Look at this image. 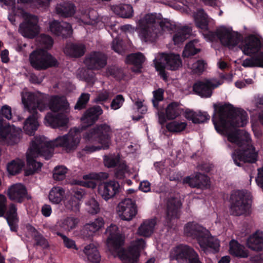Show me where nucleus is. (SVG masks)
Masks as SVG:
<instances>
[{"instance_id":"f257e3e1","label":"nucleus","mask_w":263,"mask_h":263,"mask_svg":"<svg viewBox=\"0 0 263 263\" xmlns=\"http://www.w3.org/2000/svg\"><path fill=\"white\" fill-rule=\"evenodd\" d=\"M213 107L214 112L212 120L216 130L221 134L227 135L229 141L238 146L232 155L235 164L241 166L245 163L256 162L258 153L254 146L248 140L239 137V130L229 133L230 126L243 127L247 124V112L241 108L234 107L230 103L214 104Z\"/></svg>"},{"instance_id":"f03ea898","label":"nucleus","mask_w":263,"mask_h":263,"mask_svg":"<svg viewBox=\"0 0 263 263\" xmlns=\"http://www.w3.org/2000/svg\"><path fill=\"white\" fill-rule=\"evenodd\" d=\"M194 20L198 28L208 31L205 35L210 41L219 40L223 46L229 48L237 46L240 43L239 48L246 55L251 56L258 53L263 46L260 39L254 34H250L241 41L242 37L240 34L232 32L225 27L217 29L215 31L208 30V15L202 8L197 10L194 14Z\"/></svg>"},{"instance_id":"7ed1b4c3","label":"nucleus","mask_w":263,"mask_h":263,"mask_svg":"<svg viewBox=\"0 0 263 263\" xmlns=\"http://www.w3.org/2000/svg\"><path fill=\"white\" fill-rule=\"evenodd\" d=\"M21 97L25 108L30 114L24 122L23 129L26 134L32 136L34 134L39 126V114L37 109L41 111H44L48 105L43 96L33 92H22Z\"/></svg>"},{"instance_id":"20e7f679","label":"nucleus","mask_w":263,"mask_h":263,"mask_svg":"<svg viewBox=\"0 0 263 263\" xmlns=\"http://www.w3.org/2000/svg\"><path fill=\"white\" fill-rule=\"evenodd\" d=\"M161 16L160 13H148L139 20L138 32L142 40L153 41L156 37L159 28L168 31L174 30L175 26L166 20H161Z\"/></svg>"},{"instance_id":"39448f33","label":"nucleus","mask_w":263,"mask_h":263,"mask_svg":"<svg viewBox=\"0 0 263 263\" xmlns=\"http://www.w3.org/2000/svg\"><path fill=\"white\" fill-rule=\"evenodd\" d=\"M184 232L187 237L196 240L204 251L209 250L213 253L219 252V240L213 237L209 231L198 223L194 221L187 222L184 226Z\"/></svg>"},{"instance_id":"423d86ee","label":"nucleus","mask_w":263,"mask_h":263,"mask_svg":"<svg viewBox=\"0 0 263 263\" xmlns=\"http://www.w3.org/2000/svg\"><path fill=\"white\" fill-rule=\"evenodd\" d=\"M53 152H51L45 144V137L40 136L34 137L26 155L27 168L25 172V175H32L41 168L43 164L35 160L36 156H43L48 160L51 158Z\"/></svg>"},{"instance_id":"0eeeda50","label":"nucleus","mask_w":263,"mask_h":263,"mask_svg":"<svg viewBox=\"0 0 263 263\" xmlns=\"http://www.w3.org/2000/svg\"><path fill=\"white\" fill-rule=\"evenodd\" d=\"M81 140V136L79 131H70L67 134L59 136L55 139L46 141L45 144L52 152L54 147H60L67 153L74 152L78 147Z\"/></svg>"},{"instance_id":"6e6552de","label":"nucleus","mask_w":263,"mask_h":263,"mask_svg":"<svg viewBox=\"0 0 263 263\" xmlns=\"http://www.w3.org/2000/svg\"><path fill=\"white\" fill-rule=\"evenodd\" d=\"M111 129L106 123L98 124L83 134V139L88 142H96L102 145L104 149H107L109 147Z\"/></svg>"},{"instance_id":"1a4fd4ad","label":"nucleus","mask_w":263,"mask_h":263,"mask_svg":"<svg viewBox=\"0 0 263 263\" xmlns=\"http://www.w3.org/2000/svg\"><path fill=\"white\" fill-rule=\"evenodd\" d=\"M31 66L36 70H44L59 66L57 60L50 53L43 49L33 51L29 55Z\"/></svg>"},{"instance_id":"9d476101","label":"nucleus","mask_w":263,"mask_h":263,"mask_svg":"<svg viewBox=\"0 0 263 263\" xmlns=\"http://www.w3.org/2000/svg\"><path fill=\"white\" fill-rule=\"evenodd\" d=\"M231 211L234 216H240L248 212L251 206L250 194L246 191H234L230 197Z\"/></svg>"},{"instance_id":"9b49d317","label":"nucleus","mask_w":263,"mask_h":263,"mask_svg":"<svg viewBox=\"0 0 263 263\" xmlns=\"http://www.w3.org/2000/svg\"><path fill=\"white\" fill-rule=\"evenodd\" d=\"M171 260L178 261H187L189 263H202L199 258L198 253L194 249L187 245H179L170 253Z\"/></svg>"},{"instance_id":"f8f14e48","label":"nucleus","mask_w":263,"mask_h":263,"mask_svg":"<svg viewBox=\"0 0 263 263\" xmlns=\"http://www.w3.org/2000/svg\"><path fill=\"white\" fill-rule=\"evenodd\" d=\"M21 128L9 124H0V141L6 142L8 145H13L18 143L23 136Z\"/></svg>"},{"instance_id":"ddd939ff","label":"nucleus","mask_w":263,"mask_h":263,"mask_svg":"<svg viewBox=\"0 0 263 263\" xmlns=\"http://www.w3.org/2000/svg\"><path fill=\"white\" fill-rule=\"evenodd\" d=\"M39 20L35 15L28 16L25 21L20 25L19 31L25 37L33 39L40 32Z\"/></svg>"},{"instance_id":"4468645a","label":"nucleus","mask_w":263,"mask_h":263,"mask_svg":"<svg viewBox=\"0 0 263 263\" xmlns=\"http://www.w3.org/2000/svg\"><path fill=\"white\" fill-rule=\"evenodd\" d=\"M84 63L88 69L99 70L106 66L107 57L102 52L92 51L85 57Z\"/></svg>"},{"instance_id":"2eb2a0df","label":"nucleus","mask_w":263,"mask_h":263,"mask_svg":"<svg viewBox=\"0 0 263 263\" xmlns=\"http://www.w3.org/2000/svg\"><path fill=\"white\" fill-rule=\"evenodd\" d=\"M180 105L179 102H172L167 105L165 111L159 110L158 115L159 123L163 125L166 122V120H174L180 116L183 110L180 107Z\"/></svg>"},{"instance_id":"dca6fc26","label":"nucleus","mask_w":263,"mask_h":263,"mask_svg":"<svg viewBox=\"0 0 263 263\" xmlns=\"http://www.w3.org/2000/svg\"><path fill=\"white\" fill-rule=\"evenodd\" d=\"M182 205L180 200L176 197H171L167 202V210L164 226L171 228L172 220L178 219L180 216V209Z\"/></svg>"},{"instance_id":"f3484780","label":"nucleus","mask_w":263,"mask_h":263,"mask_svg":"<svg viewBox=\"0 0 263 263\" xmlns=\"http://www.w3.org/2000/svg\"><path fill=\"white\" fill-rule=\"evenodd\" d=\"M117 211L121 219L126 221L132 220L137 213L136 204L130 199H126L120 202Z\"/></svg>"},{"instance_id":"a211bd4d","label":"nucleus","mask_w":263,"mask_h":263,"mask_svg":"<svg viewBox=\"0 0 263 263\" xmlns=\"http://www.w3.org/2000/svg\"><path fill=\"white\" fill-rule=\"evenodd\" d=\"M103 114V110L99 105H94L87 109L81 118V121L84 124L82 129L93 125Z\"/></svg>"},{"instance_id":"6ab92c4d","label":"nucleus","mask_w":263,"mask_h":263,"mask_svg":"<svg viewBox=\"0 0 263 263\" xmlns=\"http://www.w3.org/2000/svg\"><path fill=\"white\" fill-rule=\"evenodd\" d=\"M219 85L220 83L214 84L209 80L198 81L194 84L193 90L195 94L201 98H208L211 97L213 89Z\"/></svg>"},{"instance_id":"aec40b11","label":"nucleus","mask_w":263,"mask_h":263,"mask_svg":"<svg viewBox=\"0 0 263 263\" xmlns=\"http://www.w3.org/2000/svg\"><path fill=\"white\" fill-rule=\"evenodd\" d=\"M120 184L118 181L110 180L99 185L98 193L105 201L113 198L120 192Z\"/></svg>"},{"instance_id":"412c9836","label":"nucleus","mask_w":263,"mask_h":263,"mask_svg":"<svg viewBox=\"0 0 263 263\" xmlns=\"http://www.w3.org/2000/svg\"><path fill=\"white\" fill-rule=\"evenodd\" d=\"M184 183L188 184L191 187H197L200 189H206L210 186L209 177L200 173H197L193 177H186L183 179Z\"/></svg>"},{"instance_id":"4be33fe9","label":"nucleus","mask_w":263,"mask_h":263,"mask_svg":"<svg viewBox=\"0 0 263 263\" xmlns=\"http://www.w3.org/2000/svg\"><path fill=\"white\" fill-rule=\"evenodd\" d=\"M51 32L57 36H61L63 38L69 37L72 33L71 25L68 23L54 20L50 23L49 26Z\"/></svg>"},{"instance_id":"5701e85b","label":"nucleus","mask_w":263,"mask_h":263,"mask_svg":"<svg viewBox=\"0 0 263 263\" xmlns=\"http://www.w3.org/2000/svg\"><path fill=\"white\" fill-rule=\"evenodd\" d=\"M45 120L46 123L53 128L64 127L68 122L67 115L57 112H48Z\"/></svg>"},{"instance_id":"b1692460","label":"nucleus","mask_w":263,"mask_h":263,"mask_svg":"<svg viewBox=\"0 0 263 263\" xmlns=\"http://www.w3.org/2000/svg\"><path fill=\"white\" fill-rule=\"evenodd\" d=\"M27 195L26 186L21 183H16L11 185L8 190V196L12 200L18 203L23 202Z\"/></svg>"},{"instance_id":"393cba45","label":"nucleus","mask_w":263,"mask_h":263,"mask_svg":"<svg viewBox=\"0 0 263 263\" xmlns=\"http://www.w3.org/2000/svg\"><path fill=\"white\" fill-rule=\"evenodd\" d=\"M108 174L105 172L92 173L83 176V180L78 181V184L87 188L95 189L97 186L96 181L106 179Z\"/></svg>"},{"instance_id":"a878e982","label":"nucleus","mask_w":263,"mask_h":263,"mask_svg":"<svg viewBox=\"0 0 263 263\" xmlns=\"http://www.w3.org/2000/svg\"><path fill=\"white\" fill-rule=\"evenodd\" d=\"M6 202L5 196L0 194V217H5L6 220L18 219L16 206L11 203L7 210Z\"/></svg>"},{"instance_id":"bb28decb","label":"nucleus","mask_w":263,"mask_h":263,"mask_svg":"<svg viewBox=\"0 0 263 263\" xmlns=\"http://www.w3.org/2000/svg\"><path fill=\"white\" fill-rule=\"evenodd\" d=\"M107 241L108 243L110 244L112 251L117 253L119 257L123 259L128 257L127 254V250L123 248L124 241L120 235L108 237Z\"/></svg>"},{"instance_id":"cd10ccee","label":"nucleus","mask_w":263,"mask_h":263,"mask_svg":"<svg viewBox=\"0 0 263 263\" xmlns=\"http://www.w3.org/2000/svg\"><path fill=\"white\" fill-rule=\"evenodd\" d=\"M50 109L53 112H61L66 115L69 111V103L63 97L53 96L49 102Z\"/></svg>"},{"instance_id":"c85d7f7f","label":"nucleus","mask_w":263,"mask_h":263,"mask_svg":"<svg viewBox=\"0 0 263 263\" xmlns=\"http://www.w3.org/2000/svg\"><path fill=\"white\" fill-rule=\"evenodd\" d=\"M104 225V221L102 217L96 218L93 221L86 224L82 230L84 237L90 238Z\"/></svg>"},{"instance_id":"c756f323","label":"nucleus","mask_w":263,"mask_h":263,"mask_svg":"<svg viewBox=\"0 0 263 263\" xmlns=\"http://www.w3.org/2000/svg\"><path fill=\"white\" fill-rule=\"evenodd\" d=\"M184 117L188 120L192 121L194 124L203 123L210 119V116L206 112L194 111L189 109L185 111Z\"/></svg>"},{"instance_id":"7c9ffc66","label":"nucleus","mask_w":263,"mask_h":263,"mask_svg":"<svg viewBox=\"0 0 263 263\" xmlns=\"http://www.w3.org/2000/svg\"><path fill=\"white\" fill-rule=\"evenodd\" d=\"M145 60L144 55L141 52L131 53L126 58V62L128 64L134 65L132 70L136 73L140 72L142 64Z\"/></svg>"},{"instance_id":"2f4dec72","label":"nucleus","mask_w":263,"mask_h":263,"mask_svg":"<svg viewBox=\"0 0 263 263\" xmlns=\"http://www.w3.org/2000/svg\"><path fill=\"white\" fill-rule=\"evenodd\" d=\"M161 58L165 62L166 68L168 70H176L182 65L181 60L179 54L162 53Z\"/></svg>"},{"instance_id":"473e14b6","label":"nucleus","mask_w":263,"mask_h":263,"mask_svg":"<svg viewBox=\"0 0 263 263\" xmlns=\"http://www.w3.org/2000/svg\"><path fill=\"white\" fill-rule=\"evenodd\" d=\"M145 246V242L144 239L140 238L137 239L130 246H129L127 251V254L130 255L129 260L131 263L134 262L136 260H138L140 256V252L143 249Z\"/></svg>"},{"instance_id":"72a5a7b5","label":"nucleus","mask_w":263,"mask_h":263,"mask_svg":"<svg viewBox=\"0 0 263 263\" xmlns=\"http://www.w3.org/2000/svg\"><path fill=\"white\" fill-rule=\"evenodd\" d=\"M247 246L251 250L259 252L263 249V234L257 232L250 236L247 240Z\"/></svg>"},{"instance_id":"f704fd0d","label":"nucleus","mask_w":263,"mask_h":263,"mask_svg":"<svg viewBox=\"0 0 263 263\" xmlns=\"http://www.w3.org/2000/svg\"><path fill=\"white\" fill-rule=\"evenodd\" d=\"M192 29L189 26L178 27L173 36V41L175 45H179L184 42L192 34Z\"/></svg>"},{"instance_id":"c9c22d12","label":"nucleus","mask_w":263,"mask_h":263,"mask_svg":"<svg viewBox=\"0 0 263 263\" xmlns=\"http://www.w3.org/2000/svg\"><path fill=\"white\" fill-rule=\"evenodd\" d=\"M230 253L238 258H245L249 256V252L245 247L235 240H231L230 243Z\"/></svg>"},{"instance_id":"e433bc0d","label":"nucleus","mask_w":263,"mask_h":263,"mask_svg":"<svg viewBox=\"0 0 263 263\" xmlns=\"http://www.w3.org/2000/svg\"><path fill=\"white\" fill-rule=\"evenodd\" d=\"M113 12L123 18H130L133 16V7L129 4H120L113 6L111 8Z\"/></svg>"},{"instance_id":"4c0bfd02","label":"nucleus","mask_w":263,"mask_h":263,"mask_svg":"<svg viewBox=\"0 0 263 263\" xmlns=\"http://www.w3.org/2000/svg\"><path fill=\"white\" fill-rule=\"evenodd\" d=\"M242 66L244 67H263V52L251 55L250 58L243 61Z\"/></svg>"},{"instance_id":"58836bf2","label":"nucleus","mask_w":263,"mask_h":263,"mask_svg":"<svg viewBox=\"0 0 263 263\" xmlns=\"http://www.w3.org/2000/svg\"><path fill=\"white\" fill-rule=\"evenodd\" d=\"M85 49V46L82 44L71 43L67 45L65 52L71 57L80 58L84 54Z\"/></svg>"},{"instance_id":"ea45409f","label":"nucleus","mask_w":263,"mask_h":263,"mask_svg":"<svg viewBox=\"0 0 263 263\" xmlns=\"http://www.w3.org/2000/svg\"><path fill=\"white\" fill-rule=\"evenodd\" d=\"M57 13L65 17H69L75 13L74 5L69 2H63L58 6L56 8Z\"/></svg>"},{"instance_id":"a19ab883","label":"nucleus","mask_w":263,"mask_h":263,"mask_svg":"<svg viewBox=\"0 0 263 263\" xmlns=\"http://www.w3.org/2000/svg\"><path fill=\"white\" fill-rule=\"evenodd\" d=\"M84 252L88 259L92 263H99L101 260L100 253L93 244H89L84 247Z\"/></svg>"},{"instance_id":"79ce46f5","label":"nucleus","mask_w":263,"mask_h":263,"mask_svg":"<svg viewBox=\"0 0 263 263\" xmlns=\"http://www.w3.org/2000/svg\"><path fill=\"white\" fill-rule=\"evenodd\" d=\"M156 223V221L154 219L144 221L138 228L139 234L144 237H149L153 233Z\"/></svg>"},{"instance_id":"37998d69","label":"nucleus","mask_w":263,"mask_h":263,"mask_svg":"<svg viewBox=\"0 0 263 263\" xmlns=\"http://www.w3.org/2000/svg\"><path fill=\"white\" fill-rule=\"evenodd\" d=\"M198 40H194L190 41L185 46L182 55L184 58H189L193 56L200 51V48L198 47Z\"/></svg>"},{"instance_id":"c03bdc74","label":"nucleus","mask_w":263,"mask_h":263,"mask_svg":"<svg viewBox=\"0 0 263 263\" xmlns=\"http://www.w3.org/2000/svg\"><path fill=\"white\" fill-rule=\"evenodd\" d=\"M65 195V190L60 186L53 187L50 191L48 198L53 203H60Z\"/></svg>"},{"instance_id":"a18cd8bd","label":"nucleus","mask_w":263,"mask_h":263,"mask_svg":"<svg viewBox=\"0 0 263 263\" xmlns=\"http://www.w3.org/2000/svg\"><path fill=\"white\" fill-rule=\"evenodd\" d=\"M186 126L187 123L185 122L173 121L167 123L166 128L171 133H180L183 131Z\"/></svg>"},{"instance_id":"49530a36","label":"nucleus","mask_w":263,"mask_h":263,"mask_svg":"<svg viewBox=\"0 0 263 263\" xmlns=\"http://www.w3.org/2000/svg\"><path fill=\"white\" fill-rule=\"evenodd\" d=\"M80 204V202L75 197H72L71 196L67 197L64 201V206L66 209L68 211H72L74 213L79 211Z\"/></svg>"},{"instance_id":"de8ad7c7","label":"nucleus","mask_w":263,"mask_h":263,"mask_svg":"<svg viewBox=\"0 0 263 263\" xmlns=\"http://www.w3.org/2000/svg\"><path fill=\"white\" fill-rule=\"evenodd\" d=\"M79 220L73 217H67L62 222L61 227L66 231H70L74 229L77 226Z\"/></svg>"},{"instance_id":"09e8293b","label":"nucleus","mask_w":263,"mask_h":263,"mask_svg":"<svg viewBox=\"0 0 263 263\" xmlns=\"http://www.w3.org/2000/svg\"><path fill=\"white\" fill-rule=\"evenodd\" d=\"M90 95L88 93H82L78 98L74 106V109L82 110L86 108L89 101Z\"/></svg>"},{"instance_id":"8fccbe9b","label":"nucleus","mask_w":263,"mask_h":263,"mask_svg":"<svg viewBox=\"0 0 263 263\" xmlns=\"http://www.w3.org/2000/svg\"><path fill=\"white\" fill-rule=\"evenodd\" d=\"M86 210L91 214H96L100 212V204L94 198H92L86 202Z\"/></svg>"},{"instance_id":"3c124183","label":"nucleus","mask_w":263,"mask_h":263,"mask_svg":"<svg viewBox=\"0 0 263 263\" xmlns=\"http://www.w3.org/2000/svg\"><path fill=\"white\" fill-rule=\"evenodd\" d=\"M67 168L64 166H57L54 167L53 172V178L57 181L64 180L66 177Z\"/></svg>"},{"instance_id":"603ef678","label":"nucleus","mask_w":263,"mask_h":263,"mask_svg":"<svg viewBox=\"0 0 263 263\" xmlns=\"http://www.w3.org/2000/svg\"><path fill=\"white\" fill-rule=\"evenodd\" d=\"M24 164L15 160L12 161L7 165V170L10 174L15 175L21 172Z\"/></svg>"},{"instance_id":"864d4df0","label":"nucleus","mask_w":263,"mask_h":263,"mask_svg":"<svg viewBox=\"0 0 263 263\" xmlns=\"http://www.w3.org/2000/svg\"><path fill=\"white\" fill-rule=\"evenodd\" d=\"M39 42L42 47L46 49H50L53 44L52 38L50 36L44 34L40 35Z\"/></svg>"},{"instance_id":"5fc2aeb1","label":"nucleus","mask_w":263,"mask_h":263,"mask_svg":"<svg viewBox=\"0 0 263 263\" xmlns=\"http://www.w3.org/2000/svg\"><path fill=\"white\" fill-rule=\"evenodd\" d=\"M56 234L58 236L61 237L63 241L64 245L66 248L68 249H73L76 250H78L76 242L73 240L68 238L60 232H57Z\"/></svg>"},{"instance_id":"6e6d98bb","label":"nucleus","mask_w":263,"mask_h":263,"mask_svg":"<svg viewBox=\"0 0 263 263\" xmlns=\"http://www.w3.org/2000/svg\"><path fill=\"white\" fill-rule=\"evenodd\" d=\"M205 65L206 63L203 60H198L192 64V72L195 74H200L204 71Z\"/></svg>"},{"instance_id":"4d7b16f0","label":"nucleus","mask_w":263,"mask_h":263,"mask_svg":"<svg viewBox=\"0 0 263 263\" xmlns=\"http://www.w3.org/2000/svg\"><path fill=\"white\" fill-rule=\"evenodd\" d=\"M119 162V158L115 156H105L104 158V163L105 166L108 168H112L117 166Z\"/></svg>"},{"instance_id":"13d9d810","label":"nucleus","mask_w":263,"mask_h":263,"mask_svg":"<svg viewBox=\"0 0 263 263\" xmlns=\"http://www.w3.org/2000/svg\"><path fill=\"white\" fill-rule=\"evenodd\" d=\"M34 240L36 246H40L44 249L47 248L49 247V244L46 239L38 232H36L34 234Z\"/></svg>"},{"instance_id":"bf43d9fd","label":"nucleus","mask_w":263,"mask_h":263,"mask_svg":"<svg viewBox=\"0 0 263 263\" xmlns=\"http://www.w3.org/2000/svg\"><path fill=\"white\" fill-rule=\"evenodd\" d=\"M125 99L122 95H117L112 100L110 104V107L112 109L117 110L121 107Z\"/></svg>"},{"instance_id":"052dcab7","label":"nucleus","mask_w":263,"mask_h":263,"mask_svg":"<svg viewBox=\"0 0 263 263\" xmlns=\"http://www.w3.org/2000/svg\"><path fill=\"white\" fill-rule=\"evenodd\" d=\"M92 70L87 68L83 73L84 80L90 85L94 84L96 81V74Z\"/></svg>"},{"instance_id":"680f3d73","label":"nucleus","mask_w":263,"mask_h":263,"mask_svg":"<svg viewBox=\"0 0 263 263\" xmlns=\"http://www.w3.org/2000/svg\"><path fill=\"white\" fill-rule=\"evenodd\" d=\"M12 13L14 14L16 17H18L20 18H23L24 21L25 19L30 15H33L32 14H30L26 12L23 8H16L15 6V4L12 5Z\"/></svg>"},{"instance_id":"e2e57ef3","label":"nucleus","mask_w":263,"mask_h":263,"mask_svg":"<svg viewBox=\"0 0 263 263\" xmlns=\"http://www.w3.org/2000/svg\"><path fill=\"white\" fill-rule=\"evenodd\" d=\"M153 62L155 67L157 71L165 69L166 68L165 62L161 58V54L159 57L156 58Z\"/></svg>"},{"instance_id":"0e129e2a","label":"nucleus","mask_w":263,"mask_h":263,"mask_svg":"<svg viewBox=\"0 0 263 263\" xmlns=\"http://www.w3.org/2000/svg\"><path fill=\"white\" fill-rule=\"evenodd\" d=\"M0 116L8 120L11 119L12 118L11 107L7 105H4L0 110Z\"/></svg>"},{"instance_id":"69168bd1","label":"nucleus","mask_w":263,"mask_h":263,"mask_svg":"<svg viewBox=\"0 0 263 263\" xmlns=\"http://www.w3.org/2000/svg\"><path fill=\"white\" fill-rule=\"evenodd\" d=\"M109 93L107 91L99 92L97 96L95 102L97 103L102 104V102H105L108 100Z\"/></svg>"},{"instance_id":"338daca9","label":"nucleus","mask_w":263,"mask_h":263,"mask_svg":"<svg viewBox=\"0 0 263 263\" xmlns=\"http://www.w3.org/2000/svg\"><path fill=\"white\" fill-rule=\"evenodd\" d=\"M106 73L110 76H111L116 79H119L120 77L121 71L118 68L114 66H111L107 68Z\"/></svg>"},{"instance_id":"774afa93","label":"nucleus","mask_w":263,"mask_h":263,"mask_svg":"<svg viewBox=\"0 0 263 263\" xmlns=\"http://www.w3.org/2000/svg\"><path fill=\"white\" fill-rule=\"evenodd\" d=\"M122 41L118 39H115L112 41V48L117 53H121L123 49L122 46Z\"/></svg>"}]
</instances>
